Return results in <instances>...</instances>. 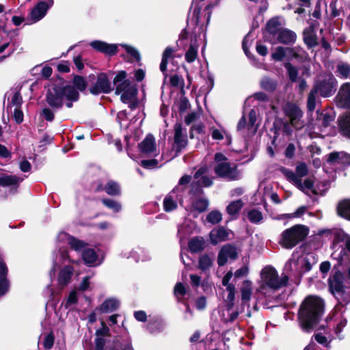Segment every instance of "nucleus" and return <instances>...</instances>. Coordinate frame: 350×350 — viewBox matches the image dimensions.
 I'll use <instances>...</instances> for the list:
<instances>
[{
    "label": "nucleus",
    "mask_w": 350,
    "mask_h": 350,
    "mask_svg": "<svg viewBox=\"0 0 350 350\" xmlns=\"http://www.w3.org/2000/svg\"><path fill=\"white\" fill-rule=\"evenodd\" d=\"M332 258L337 261V265H349L347 277L336 272L329 279V288L340 305L350 302V236L341 229L333 231Z\"/></svg>",
    "instance_id": "obj_1"
},
{
    "label": "nucleus",
    "mask_w": 350,
    "mask_h": 350,
    "mask_svg": "<svg viewBox=\"0 0 350 350\" xmlns=\"http://www.w3.org/2000/svg\"><path fill=\"white\" fill-rule=\"evenodd\" d=\"M324 301L317 296L309 295L300 305L298 319L302 329L310 332L323 313Z\"/></svg>",
    "instance_id": "obj_2"
},
{
    "label": "nucleus",
    "mask_w": 350,
    "mask_h": 350,
    "mask_svg": "<svg viewBox=\"0 0 350 350\" xmlns=\"http://www.w3.org/2000/svg\"><path fill=\"white\" fill-rule=\"evenodd\" d=\"M337 81L332 73L327 72L321 75L316 81L313 88L309 93L307 100V108L313 111L316 107L317 93L323 97H329L336 91Z\"/></svg>",
    "instance_id": "obj_3"
},
{
    "label": "nucleus",
    "mask_w": 350,
    "mask_h": 350,
    "mask_svg": "<svg viewBox=\"0 0 350 350\" xmlns=\"http://www.w3.org/2000/svg\"><path fill=\"white\" fill-rule=\"evenodd\" d=\"M127 74L125 71H120L113 79L115 92L120 95L121 100L128 104L129 107L134 109L138 104L137 98V89L129 79H126Z\"/></svg>",
    "instance_id": "obj_4"
},
{
    "label": "nucleus",
    "mask_w": 350,
    "mask_h": 350,
    "mask_svg": "<svg viewBox=\"0 0 350 350\" xmlns=\"http://www.w3.org/2000/svg\"><path fill=\"white\" fill-rule=\"evenodd\" d=\"M71 262L68 251L66 250H59L56 254L53 261V265L50 271V276H55L56 270H59L57 275V282L60 287L63 288L70 282L73 273V268L67 265V262Z\"/></svg>",
    "instance_id": "obj_5"
},
{
    "label": "nucleus",
    "mask_w": 350,
    "mask_h": 350,
    "mask_svg": "<svg viewBox=\"0 0 350 350\" xmlns=\"http://www.w3.org/2000/svg\"><path fill=\"white\" fill-rule=\"evenodd\" d=\"M79 98V92L73 86H66L64 88H55L50 90L46 96L47 103L53 108H61L65 100L67 107H72V102L77 101Z\"/></svg>",
    "instance_id": "obj_6"
},
{
    "label": "nucleus",
    "mask_w": 350,
    "mask_h": 350,
    "mask_svg": "<svg viewBox=\"0 0 350 350\" xmlns=\"http://www.w3.org/2000/svg\"><path fill=\"white\" fill-rule=\"evenodd\" d=\"M214 159V172L218 177L230 181L241 178V174L237 170V165L230 163L222 153H216Z\"/></svg>",
    "instance_id": "obj_7"
},
{
    "label": "nucleus",
    "mask_w": 350,
    "mask_h": 350,
    "mask_svg": "<svg viewBox=\"0 0 350 350\" xmlns=\"http://www.w3.org/2000/svg\"><path fill=\"white\" fill-rule=\"evenodd\" d=\"M308 231L305 226L295 225L283 231L278 243L283 248L291 250L307 237Z\"/></svg>",
    "instance_id": "obj_8"
},
{
    "label": "nucleus",
    "mask_w": 350,
    "mask_h": 350,
    "mask_svg": "<svg viewBox=\"0 0 350 350\" xmlns=\"http://www.w3.org/2000/svg\"><path fill=\"white\" fill-rule=\"evenodd\" d=\"M262 286L259 288L258 291L264 293L265 286L273 290H278L287 285L288 276L286 274H282L281 277L278 276L277 271L272 267L267 266L261 271Z\"/></svg>",
    "instance_id": "obj_9"
},
{
    "label": "nucleus",
    "mask_w": 350,
    "mask_h": 350,
    "mask_svg": "<svg viewBox=\"0 0 350 350\" xmlns=\"http://www.w3.org/2000/svg\"><path fill=\"white\" fill-rule=\"evenodd\" d=\"M284 111L295 129L298 130L304 127L303 112L297 105L291 103H286L284 107Z\"/></svg>",
    "instance_id": "obj_10"
},
{
    "label": "nucleus",
    "mask_w": 350,
    "mask_h": 350,
    "mask_svg": "<svg viewBox=\"0 0 350 350\" xmlns=\"http://www.w3.org/2000/svg\"><path fill=\"white\" fill-rule=\"evenodd\" d=\"M113 88L111 82L105 73H100L97 76L95 83L90 88V92L94 95L108 94Z\"/></svg>",
    "instance_id": "obj_11"
},
{
    "label": "nucleus",
    "mask_w": 350,
    "mask_h": 350,
    "mask_svg": "<svg viewBox=\"0 0 350 350\" xmlns=\"http://www.w3.org/2000/svg\"><path fill=\"white\" fill-rule=\"evenodd\" d=\"M298 265V275L299 277L306 272L311 270L312 266L317 262L316 256L313 253H305L301 256L297 257Z\"/></svg>",
    "instance_id": "obj_12"
},
{
    "label": "nucleus",
    "mask_w": 350,
    "mask_h": 350,
    "mask_svg": "<svg viewBox=\"0 0 350 350\" xmlns=\"http://www.w3.org/2000/svg\"><path fill=\"white\" fill-rule=\"evenodd\" d=\"M53 0H38L37 5L30 13V18L33 22L42 19L46 14L48 10L53 6Z\"/></svg>",
    "instance_id": "obj_13"
},
{
    "label": "nucleus",
    "mask_w": 350,
    "mask_h": 350,
    "mask_svg": "<svg viewBox=\"0 0 350 350\" xmlns=\"http://www.w3.org/2000/svg\"><path fill=\"white\" fill-rule=\"evenodd\" d=\"M238 257L237 248L232 244L224 245L220 250L217 263L219 266H224L228 260H235Z\"/></svg>",
    "instance_id": "obj_14"
},
{
    "label": "nucleus",
    "mask_w": 350,
    "mask_h": 350,
    "mask_svg": "<svg viewBox=\"0 0 350 350\" xmlns=\"http://www.w3.org/2000/svg\"><path fill=\"white\" fill-rule=\"evenodd\" d=\"M208 168L206 167H201L194 174L195 181L191 186L194 188L195 185L200 187H207L213 185V180L207 176Z\"/></svg>",
    "instance_id": "obj_15"
},
{
    "label": "nucleus",
    "mask_w": 350,
    "mask_h": 350,
    "mask_svg": "<svg viewBox=\"0 0 350 350\" xmlns=\"http://www.w3.org/2000/svg\"><path fill=\"white\" fill-rule=\"evenodd\" d=\"M336 98L339 107H350V83H345L340 86Z\"/></svg>",
    "instance_id": "obj_16"
},
{
    "label": "nucleus",
    "mask_w": 350,
    "mask_h": 350,
    "mask_svg": "<svg viewBox=\"0 0 350 350\" xmlns=\"http://www.w3.org/2000/svg\"><path fill=\"white\" fill-rule=\"evenodd\" d=\"M296 187L306 193H308V191H310L316 195H323L326 191L327 188L326 184L324 183V189H321L319 186L314 185L312 180L309 178L306 179L304 183H302L301 179L299 178Z\"/></svg>",
    "instance_id": "obj_17"
},
{
    "label": "nucleus",
    "mask_w": 350,
    "mask_h": 350,
    "mask_svg": "<svg viewBox=\"0 0 350 350\" xmlns=\"http://www.w3.org/2000/svg\"><path fill=\"white\" fill-rule=\"evenodd\" d=\"M90 45L97 51L107 55H113L116 54L118 51V44H108L100 40L92 41Z\"/></svg>",
    "instance_id": "obj_18"
},
{
    "label": "nucleus",
    "mask_w": 350,
    "mask_h": 350,
    "mask_svg": "<svg viewBox=\"0 0 350 350\" xmlns=\"http://www.w3.org/2000/svg\"><path fill=\"white\" fill-rule=\"evenodd\" d=\"M230 232V230L225 228L224 227H219L218 228L213 229L211 231L209 234L211 243L215 245L220 242L228 240V237Z\"/></svg>",
    "instance_id": "obj_19"
},
{
    "label": "nucleus",
    "mask_w": 350,
    "mask_h": 350,
    "mask_svg": "<svg viewBox=\"0 0 350 350\" xmlns=\"http://www.w3.org/2000/svg\"><path fill=\"white\" fill-rule=\"evenodd\" d=\"M83 259L88 266H98L101 264L103 258H99L95 250L90 248H86L82 253Z\"/></svg>",
    "instance_id": "obj_20"
},
{
    "label": "nucleus",
    "mask_w": 350,
    "mask_h": 350,
    "mask_svg": "<svg viewBox=\"0 0 350 350\" xmlns=\"http://www.w3.org/2000/svg\"><path fill=\"white\" fill-rule=\"evenodd\" d=\"M174 143L178 150L185 148L187 144V135L183 132L182 125L179 123L174 125Z\"/></svg>",
    "instance_id": "obj_21"
},
{
    "label": "nucleus",
    "mask_w": 350,
    "mask_h": 350,
    "mask_svg": "<svg viewBox=\"0 0 350 350\" xmlns=\"http://www.w3.org/2000/svg\"><path fill=\"white\" fill-rule=\"evenodd\" d=\"M22 180V178L14 175L0 174V187H11L16 189Z\"/></svg>",
    "instance_id": "obj_22"
},
{
    "label": "nucleus",
    "mask_w": 350,
    "mask_h": 350,
    "mask_svg": "<svg viewBox=\"0 0 350 350\" xmlns=\"http://www.w3.org/2000/svg\"><path fill=\"white\" fill-rule=\"evenodd\" d=\"M327 161L329 163H337L345 166H349L350 154L344 152H334L329 154Z\"/></svg>",
    "instance_id": "obj_23"
},
{
    "label": "nucleus",
    "mask_w": 350,
    "mask_h": 350,
    "mask_svg": "<svg viewBox=\"0 0 350 350\" xmlns=\"http://www.w3.org/2000/svg\"><path fill=\"white\" fill-rule=\"evenodd\" d=\"M8 273V268L4 261L0 258V297L3 295L8 291V283L5 279Z\"/></svg>",
    "instance_id": "obj_24"
},
{
    "label": "nucleus",
    "mask_w": 350,
    "mask_h": 350,
    "mask_svg": "<svg viewBox=\"0 0 350 350\" xmlns=\"http://www.w3.org/2000/svg\"><path fill=\"white\" fill-rule=\"evenodd\" d=\"M178 191V187H175L164 199L163 206L165 211H171L174 210L176 206L177 195L176 191Z\"/></svg>",
    "instance_id": "obj_25"
},
{
    "label": "nucleus",
    "mask_w": 350,
    "mask_h": 350,
    "mask_svg": "<svg viewBox=\"0 0 350 350\" xmlns=\"http://www.w3.org/2000/svg\"><path fill=\"white\" fill-rule=\"evenodd\" d=\"M208 204L209 202L206 198H202L197 199L192 204L191 212L194 217H196L198 213L205 211Z\"/></svg>",
    "instance_id": "obj_26"
},
{
    "label": "nucleus",
    "mask_w": 350,
    "mask_h": 350,
    "mask_svg": "<svg viewBox=\"0 0 350 350\" xmlns=\"http://www.w3.org/2000/svg\"><path fill=\"white\" fill-rule=\"evenodd\" d=\"M277 36L278 42L281 43L292 44L296 40V34L289 29H282Z\"/></svg>",
    "instance_id": "obj_27"
},
{
    "label": "nucleus",
    "mask_w": 350,
    "mask_h": 350,
    "mask_svg": "<svg viewBox=\"0 0 350 350\" xmlns=\"http://www.w3.org/2000/svg\"><path fill=\"white\" fill-rule=\"evenodd\" d=\"M284 271L286 275H292L295 277H299L298 275V265L297 261V257L295 254L289 259L285 264L284 267Z\"/></svg>",
    "instance_id": "obj_28"
},
{
    "label": "nucleus",
    "mask_w": 350,
    "mask_h": 350,
    "mask_svg": "<svg viewBox=\"0 0 350 350\" xmlns=\"http://www.w3.org/2000/svg\"><path fill=\"white\" fill-rule=\"evenodd\" d=\"M124 256L126 258L132 257L135 259L136 261H144L147 259H150V253L142 247H135L131 252L129 255L127 256L125 254Z\"/></svg>",
    "instance_id": "obj_29"
},
{
    "label": "nucleus",
    "mask_w": 350,
    "mask_h": 350,
    "mask_svg": "<svg viewBox=\"0 0 350 350\" xmlns=\"http://www.w3.org/2000/svg\"><path fill=\"white\" fill-rule=\"evenodd\" d=\"M120 46L123 47L126 51L130 62H139L141 55L139 51L135 47L127 44H120Z\"/></svg>",
    "instance_id": "obj_30"
},
{
    "label": "nucleus",
    "mask_w": 350,
    "mask_h": 350,
    "mask_svg": "<svg viewBox=\"0 0 350 350\" xmlns=\"http://www.w3.org/2000/svg\"><path fill=\"white\" fill-rule=\"evenodd\" d=\"M304 40L305 43L310 47L317 45V37L312 27L310 26L304 31Z\"/></svg>",
    "instance_id": "obj_31"
},
{
    "label": "nucleus",
    "mask_w": 350,
    "mask_h": 350,
    "mask_svg": "<svg viewBox=\"0 0 350 350\" xmlns=\"http://www.w3.org/2000/svg\"><path fill=\"white\" fill-rule=\"evenodd\" d=\"M241 300L243 304L248 303L252 297V284L249 280H245L241 288Z\"/></svg>",
    "instance_id": "obj_32"
},
{
    "label": "nucleus",
    "mask_w": 350,
    "mask_h": 350,
    "mask_svg": "<svg viewBox=\"0 0 350 350\" xmlns=\"http://www.w3.org/2000/svg\"><path fill=\"white\" fill-rule=\"evenodd\" d=\"M339 127L343 135L350 137V111L340 118Z\"/></svg>",
    "instance_id": "obj_33"
},
{
    "label": "nucleus",
    "mask_w": 350,
    "mask_h": 350,
    "mask_svg": "<svg viewBox=\"0 0 350 350\" xmlns=\"http://www.w3.org/2000/svg\"><path fill=\"white\" fill-rule=\"evenodd\" d=\"M281 29L282 25L278 18H273L267 23V31L273 36L278 35Z\"/></svg>",
    "instance_id": "obj_34"
},
{
    "label": "nucleus",
    "mask_w": 350,
    "mask_h": 350,
    "mask_svg": "<svg viewBox=\"0 0 350 350\" xmlns=\"http://www.w3.org/2000/svg\"><path fill=\"white\" fill-rule=\"evenodd\" d=\"M205 241L202 237H194L189 242V248L191 252H199L204 247Z\"/></svg>",
    "instance_id": "obj_35"
},
{
    "label": "nucleus",
    "mask_w": 350,
    "mask_h": 350,
    "mask_svg": "<svg viewBox=\"0 0 350 350\" xmlns=\"http://www.w3.org/2000/svg\"><path fill=\"white\" fill-rule=\"evenodd\" d=\"M119 307V301L114 298L105 300L100 306V310L103 312H110L116 310Z\"/></svg>",
    "instance_id": "obj_36"
},
{
    "label": "nucleus",
    "mask_w": 350,
    "mask_h": 350,
    "mask_svg": "<svg viewBox=\"0 0 350 350\" xmlns=\"http://www.w3.org/2000/svg\"><path fill=\"white\" fill-rule=\"evenodd\" d=\"M104 190L109 196H120L121 189L119 184L113 180H109L104 187Z\"/></svg>",
    "instance_id": "obj_37"
},
{
    "label": "nucleus",
    "mask_w": 350,
    "mask_h": 350,
    "mask_svg": "<svg viewBox=\"0 0 350 350\" xmlns=\"http://www.w3.org/2000/svg\"><path fill=\"white\" fill-rule=\"evenodd\" d=\"M334 120V116L329 112H322L317 117L319 125L323 128L329 126Z\"/></svg>",
    "instance_id": "obj_38"
},
{
    "label": "nucleus",
    "mask_w": 350,
    "mask_h": 350,
    "mask_svg": "<svg viewBox=\"0 0 350 350\" xmlns=\"http://www.w3.org/2000/svg\"><path fill=\"white\" fill-rule=\"evenodd\" d=\"M338 213L341 217L350 220V200L342 201L338 204Z\"/></svg>",
    "instance_id": "obj_39"
},
{
    "label": "nucleus",
    "mask_w": 350,
    "mask_h": 350,
    "mask_svg": "<svg viewBox=\"0 0 350 350\" xmlns=\"http://www.w3.org/2000/svg\"><path fill=\"white\" fill-rule=\"evenodd\" d=\"M139 147L142 154L151 152L153 150V137L151 135H148Z\"/></svg>",
    "instance_id": "obj_40"
},
{
    "label": "nucleus",
    "mask_w": 350,
    "mask_h": 350,
    "mask_svg": "<svg viewBox=\"0 0 350 350\" xmlns=\"http://www.w3.org/2000/svg\"><path fill=\"white\" fill-rule=\"evenodd\" d=\"M306 211V207L304 206L299 207L295 212L290 214H282L278 216H272V218L275 220H281L285 219H291L299 217L304 214Z\"/></svg>",
    "instance_id": "obj_41"
},
{
    "label": "nucleus",
    "mask_w": 350,
    "mask_h": 350,
    "mask_svg": "<svg viewBox=\"0 0 350 350\" xmlns=\"http://www.w3.org/2000/svg\"><path fill=\"white\" fill-rule=\"evenodd\" d=\"M249 122L247 124V130L252 133L254 134L258 129V125L256 124L257 120V113L254 109H252L249 113Z\"/></svg>",
    "instance_id": "obj_42"
},
{
    "label": "nucleus",
    "mask_w": 350,
    "mask_h": 350,
    "mask_svg": "<svg viewBox=\"0 0 350 350\" xmlns=\"http://www.w3.org/2000/svg\"><path fill=\"white\" fill-rule=\"evenodd\" d=\"M243 206V202L241 200H234L229 204L226 207L227 213L233 216L237 215Z\"/></svg>",
    "instance_id": "obj_43"
},
{
    "label": "nucleus",
    "mask_w": 350,
    "mask_h": 350,
    "mask_svg": "<svg viewBox=\"0 0 350 350\" xmlns=\"http://www.w3.org/2000/svg\"><path fill=\"white\" fill-rule=\"evenodd\" d=\"M213 262V258H211L208 255H203L199 258V268L205 271L211 267Z\"/></svg>",
    "instance_id": "obj_44"
},
{
    "label": "nucleus",
    "mask_w": 350,
    "mask_h": 350,
    "mask_svg": "<svg viewBox=\"0 0 350 350\" xmlns=\"http://www.w3.org/2000/svg\"><path fill=\"white\" fill-rule=\"evenodd\" d=\"M173 51H174L172 48L167 47L163 53V57L160 64V70L163 73L166 71L167 62L172 57Z\"/></svg>",
    "instance_id": "obj_45"
},
{
    "label": "nucleus",
    "mask_w": 350,
    "mask_h": 350,
    "mask_svg": "<svg viewBox=\"0 0 350 350\" xmlns=\"http://www.w3.org/2000/svg\"><path fill=\"white\" fill-rule=\"evenodd\" d=\"M211 136L212 138L215 140H221L224 139V136L226 137L228 143L231 142V136L228 135V133L224 130H219L215 128H211Z\"/></svg>",
    "instance_id": "obj_46"
},
{
    "label": "nucleus",
    "mask_w": 350,
    "mask_h": 350,
    "mask_svg": "<svg viewBox=\"0 0 350 350\" xmlns=\"http://www.w3.org/2000/svg\"><path fill=\"white\" fill-rule=\"evenodd\" d=\"M260 85L264 90L273 92L277 87V82L269 77H264L260 81Z\"/></svg>",
    "instance_id": "obj_47"
},
{
    "label": "nucleus",
    "mask_w": 350,
    "mask_h": 350,
    "mask_svg": "<svg viewBox=\"0 0 350 350\" xmlns=\"http://www.w3.org/2000/svg\"><path fill=\"white\" fill-rule=\"evenodd\" d=\"M103 204L114 213H118L122 209V205L118 201L111 199H103Z\"/></svg>",
    "instance_id": "obj_48"
},
{
    "label": "nucleus",
    "mask_w": 350,
    "mask_h": 350,
    "mask_svg": "<svg viewBox=\"0 0 350 350\" xmlns=\"http://www.w3.org/2000/svg\"><path fill=\"white\" fill-rule=\"evenodd\" d=\"M248 219L254 224H258L262 221L263 217L262 213L257 209H252L247 213Z\"/></svg>",
    "instance_id": "obj_49"
},
{
    "label": "nucleus",
    "mask_w": 350,
    "mask_h": 350,
    "mask_svg": "<svg viewBox=\"0 0 350 350\" xmlns=\"http://www.w3.org/2000/svg\"><path fill=\"white\" fill-rule=\"evenodd\" d=\"M68 245H70L72 249L77 252H83V251L86 249V243L85 242L73 237L72 239H70V243Z\"/></svg>",
    "instance_id": "obj_50"
},
{
    "label": "nucleus",
    "mask_w": 350,
    "mask_h": 350,
    "mask_svg": "<svg viewBox=\"0 0 350 350\" xmlns=\"http://www.w3.org/2000/svg\"><path fill=\"white\" fill-rule=\"evenodd\" d=\"M198 55V47L193 44H191L185 53V59L187 62L191 63L194 62Z\"/></svg>",
    "instance_id": "obj_51"
},
{
    "label": "nucleus",
    "mask_w": 350,
    "mask_h": 350,
    "mask_svg": "<svg viewBox=\"0 0 350 350\" xmlns=\"http://www.w3.org/2000/svg\"><path fill=\"white\" fill-rule=\"evenodd\" d=\"M226 291L228 292L226 301L228 302V310H230L234 305V301L235 298L236 288L234 284L232 286H228V288H226Z\"/></svg>",
    "instance_id": "obj_52"
},
{
    "label": "nucleus",
    "mask_w": 350,
    "mask_h": 350,
    "mask_svg": "<svg viewBox=\"0 0 350 350\" xmlns=\"http://www.w3.org/2000/svg\"><path fill=\"white\" fill-rule=\"evenodd\" d=\"M222 219V215L218 211H213L210 212L206 216V220L212 224H216L219 223Z\"/></svg>",
    "instance_id": "obj_53"
},
{
    "label": "nucleus",
    "mask_w": 350,
    "mask_h": 350,
    "mask_svg": "<svg viewBox=\"0 0 350 350\" xmlns=\"http://www.w3.org/2000/svg\"><path fill=\"white\" fill-rule=\"evenodd\" d=\"M288 51H289L288 48L277 47L275 51L271 54L272 59L275 61H282Z\"/></svg>",
    "instance_id": "obj_54"
},
{
    "label": "nucleus",
    "mask_w": 350,
    "mask_h": 350,
    "mask_svg": "<svg viewBox=\"0 0 350 350\" xmlns=\"http://www.w3.org/2000/svg\"><path fill=\"white\" fill-rule=\"evenodd\" d=\"M315 340L325 347H329L332 340V338L326 337L323 334L317 332L314 335Z\"/></svg>",
    "instance_id": "obj_55"
},
{
    "label": "nucleus",
    "mask_w": 350,
    "mask_h": 350,
    "mask_svg": "<svg viewBox=\"0 0 350 350\" xmlns=\"http://www.w3.org/2000/svg\"><path fill=\"white\" fill-rule=\"evenodd\" d=\"M337 70L342 78L350 77V64L341 63L337 66Z\"/></svg>",
    "instance_id": "obj_56"
},
{
    "label": "nucleus",
    "mask_w": 350,
    "mask_h": 350,
    "mask_svg": "<svg viewBox=\"0 0 350 350\" xmlns=\"http://www.w3.org/2000/svg\"><path fill=\"white\" fill-rule=\"evenodd\" d=\"M175 296L180 300L187 293L186 286L181 282H178L174 289Z\"/></svg>",
    "instance_id": "obj_57"
},
{
    "label": "nucleus",
    "mask_w": 350,
    "mask_h": 350,
    "mask_svg": "<svg viewBox=\"0 0 350 350\" xmlns=\"http://www.w3.org/2000/svg\"><path fill=\"white\" fill-rule=\"evenodd\" d=\"M347 319L341 317L338 322L336 323V325L334 328L335 334L337 335L338 338L341 340L344 338L342 335H341V332L342 331V329L346 326L347 325Z\"/></svg>",
    "instance_id": "obj_58"
},
{
    "label": "nucleus",
    "mask_w": 350,
    "mask_h": 350,
    "mask_svg": "<svg viewBox=\"0 0 350 350\" xmlns=\"http://www.w3.org/2000/svg\"><path fill=\"white\" fill-rule=\"evenodd\" d=\"M170 82L172 86L174 88H183L184 86V79L181 76L174 75L170 77Z\"/></svg>",
    "instance_id": "obj_59"
},
{
    "label": "nucleus",
    "mask_w": 350,
    "mask_h": 350,
    "mask_svg": "<svg viewBox=\"0 0 350 350\" xmlns=\"http://www.w3.org/2000/svg\"><path fill=\"white\" fill-rule=\"evenodd\" d=\"M285 68L288 71V76H289V78L292 81H295L297 80V70L296 69L295 67H294L290 63H286L285 64Z\"/></svg>",
    "instance_id": "obj_60"
},
{
    "label": "nucleus",
    "mask_w": 350,
    "mask_h": 350,
    "mask_svg": "<svg viewBox=\"0 0 350 350\" xmlns=\"http://www.w3.org/2000/svg\"><path fill=\"white\" fill-rule=\"evenodd\" d=\"M73 83L75 86L77 87V88L80 90L83 91L86 88L87 83L85 80V79L80 76H76L74 78Z\"/></svg>",
    "instance_id": "obj_61"
},
{
    "label": "nucleus",
    "mask_w": 350,
    "mask_h": 350,
    "mask_svg": "<svg viewBox=\"0 0 350 350\" xmlns=\"http://www.w3.org/2000/svg\"><path fill=\"white\" fill-rule=\"evenodd\" d=\"M282 171L286 177L296 186L299 180V177L296 175V173L286 169Z\"/></svg>",
    "instance_id": "obj_62"
},
{
    "label": "nucleus",
    "mask_w": 350,
    "mask_h": 350,
    "mask_svg": "<svg viewBox=\"0 0 350 350\" xmlns=\"http://www.w3.org/2000/svg\"><path fill=\"white\" fill-rule=\"evenodd\" d=\"M22 104V97L19 93H15L11 100V108H20Z\"/></svg>",
    "instance_id": "obj_63"
},
{
    "label": "nucleus",
    "mask_w": 350,
    "mask_h": 350,
    "mask_svg": "<svg viewBox=\"0 0 350 350\" xmlns=\"http://www.w3.org/2000/svg\"><path fill=\"white\" fill-rule=\"evenodd\" d=\"M295 173L296 175H297V176L301 179V178L306 176L308 173L307 165L305 163H301L298 165L296 167Z\"/></svg>",
    "instance_id": "obj_64"
}]
</instances>
